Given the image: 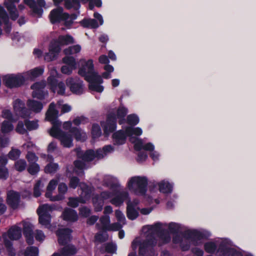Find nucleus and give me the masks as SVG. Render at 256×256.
<instances>
[{"label": "nucleus", "mask_w": 256, "mask_h": 256, "mask_svg": "<svg viewBox=\"0 0 256 256\" xmlns=\"http://www.w3.org/2000/svg\"><path fill=\"white\" fill-rule=\"evenodd\" d=\"M27 170L30 174L32 176L36 175L40 170V165L36 162L28 164Z\"/></svg>", "instance_id": "79ce46f5"}, {"label": "nucleus", "mask_w": 256, "mask_h": 256, "mask_svg": "<svg viewBox=\"0 0 256 256\" xmlns=\"http://www.w3.org/2000/svg\"><path fill=\"white\" fill-rule=\"evenodd\" d=\"M42 182L40 180H38L34 186V196L36 198H38L41 195V190L40 189Z\"/></svg>", "instance_id": "69168bd1"}, {"label": "nucleus", "mask_w": 256, "mask_h": 256, "mask_svg": "<svg viewBox=\"0 0 256 256\" xmlns=\"http://www.w3.org/2000/svg\"><path fill=\"white\" fill-rule=\"evenodd\" d=\"M182 236L186 240L192 242L200 240L202 239H208L210 236L208 232H200L196 230H187L182 234Z\"/></svg>", "instance_id": "39448f33"}, {"label": "nucleus", "mask_w": 256, "mask_h": 256, "mask_svg": "<svg viewBox=\"0 0 256 256\" xmlns=\"http://www.w3.org/2000/svg\"><path fill=\"white\" fill-rule=\"evenodd\" d=\"M104 133L106 136H108L110 134L114 132L116 128V118L114 114H108L106 122L102 124Z\"/></svg>", "instance_id": "6e6552de"}, {"label": "nucleus", "mask_w": 256, "mask_h": 256, "mask_svg": "<svg viewBox=\"0 0 256 256\" xmlns=\"http://www.w3.org/2000/svg\"><path fill=\"white\" fill-rule=\"evenodd\" d=\"M230 242L225 240L222 242L218 246V252L220 256H230L233 248H230Z\"/></svg>", "instance_id": "412c9836"}, {"label": "nucleus", "mask_w": 256, "mask_h": 256, "mask_svg": "<svg viewBox=\"0 0 256 256\" xmlns=\"http://www.w3.org/2000/svg\"><path fill=\"white\" fill-rule=\"evenodd\" d=\"M23 234L26 243L32 245L34 242L32 226L30 223H24L23 226Z\"/></svg>", "instance_id": "a211bd4d"}, {"label": "nucleus", "mask_w": 256, "mask_h": 256, "mask_svg": "<svg viewBox=\"0 0 256 256\" xmlns=\"http://www.w3.org/2000/svg\"><path fill=\"white\" fill-rule=\"evenodd\" d=\"M58 6H56L58 7L52 10L49 15L50 21L52 24L61 22L62 20L66 19L69 16L68 13L64 12L63 8Z\"/></svg>", "instance_id": "1a4fd4ad"}, {"label": "nucleus", "mask_w": 256, "mask_h": 256, "mask_svg": "<svg viewBox=\"0 0 256 256\" xmlns=\"http://www.w3.org/2000/svg\"><path fill=\"white\" fill-rule=\"evenodd\" d=\"M61 46L68 45L74 43L73 37L70 34L60 35L57 39Z\"/></svg>", "instance_id": "c756f323"}, {"label": "nucleus", "mask_w": 256, "mask_h": 256, "mask_svg": "<svg viewBox=\"0 0 256 256\" xmlns=\"http://www.w3.org/2000/svg\"><path fill=\"white\" fill-rule=\"evenodd\" d=\"M62 62L64 64H66V66H70L73 68L76 69V59L72 56H66L62 59Z\"/></svg>", "instance_id": "a19ab883"}, {"label": "nucleus", "mask_w": 256, "mask_h": 256, "mask_svg": "<svg viewBox=\"0 0 256 256\" xmlns=\"http://www.w3.org/2000/svg\"><path fill=\"white\" fill-rule=\"evenodd\" d=\"M31 88L34 90L32 93L34 98L40 100L44 99L46 93L44 90V84L38 82H36L31 86Z\"/></svg>", "instance_id": "dca6fc26"}, {"label": "nucleus", "mask_w": 256, "mask_h": 256, "mask_svg": "<svg viewBox=\"0 0 256 256\" xmlns=\"http://www.w3.org/2000/svg\"><path fill=\"white\" fill-rule=\"evenodd\" d=\"M26 162L24 159H20L14 162V167L18 172H22L26 170Z\"/></svg>", "instance_id": "58836bf2"}, {"label": "nucleus", "mask_w": 256, "mask_h": 256, "mask_svg": "<svg viewBox=\"0 0 256 256\" xmlns=\"http://www.w3.org/2000/svg\"><path fill=\"white\" fill-rule=\"evenodd\" d=\"M134 148L135 150L137 151H140L142 150H145L152 152L154 150V144L151 142H148L145 144H144L142 140L138 139L135 143Z\"/></svg>", "instance_id": "b1692460"}, {"label": "nucleus", "mask_w": 256, "mask_h": 256, "mask_svg": "<svg viewBox=\"0 0 256 256\" xmlns=\"http://www.w3.org/2000/svg\"><path fill=\"white\" fill-rule=\"evenodd\" d=\"M148 179L145 176H135L130 178L128 182L130 190L136 194L144 195L147 191Z\"/></svg>", "instance_id": "f03ea898"}, {"label": "nucleus", "mask_w": 256, "mask_h": 256, "mask_svg": "<svg viewBox=\"0 0 256 256\" xmlns=\"http://www.w3.org/2000/svg\"><path fill=\"white\" fill-rule=\"evenodd\" d=\"M79 23L84 28H96L99 26L97 20L94 18H84Z\"/></svg>", "instance_id": "a878e982"}, {"label": "nucleus", "mask_w": 256, "mask_h": 256, "mask_svg": "<svg viewBox=\"0 0 256 256\" xmlns=\"http://www.w3.org/2000/svg\"><path fill=\"white\" fill-rule=\"evenodd\" d=\"M100 221L102 226V230L104 232L107 231L110 226V216H103L100 218Z\"/></svg>", "instance_id": "5fc2aeb1"}, {"label": "nucleus", "mask_w": 256, "mask_h": 256, "mask_svg": "<svg viewBox=\"0 0 256 256\" xmlns=\"http://www.w3.org/2000/svg\"><path fill=\"white\" fill-rule=\"evenodd\" d=\"M216 246L214 242H207L204 244V250L208 253L214 254L216 250Z\"/></svg>", "instance_id": "6e6d98bb"}, {"label": "nucleus", "mask_w": 256, "mask_h": 256, "mask_svg": "<svg viewBox=\"0 0 256 256\" xmlns=\"http://www.w3.org/2000/svg\"><path fill=\"white\" fill-rule=\"evenodd\" d=\"M47 80L48 84L50 86L51 90L53 92L55 93L56 92V90H57V86L58 84V80L56 76L50 74V76L48 78Z\"/></svg>", "instance_id": "e433bc0d"}, {"label": "nucleus", "mask_w": 256, "mask_h": 256, "mask_svg": "<svg viewBox=\"0 0 256 256\" xmlns=\"http://www.w3.org/2000/svg\"><path fill=\"white\" fill-rule=\"evenodd\" d=\"M128 136L126 132V128L124 130H120L114 132L112 136L114 144L115 145L124 144H125Z\"/></svg>", "instance_id": "f3484780"}, {"label": "nucleus", "mask_w": 256, "mask_h": 256, "mask_svg": "<svg viewBox=\"0 0 256 256\" xmlns=\"http://www.w3.org/2000/svg\"><path fill=\"white\" fill-rule=\"evenodd\" d=\"M78 16V14L75 13L69 14L68 18L66 20H62V22H64V26L67 28H70L74 21L77 18Z\"/></svg>", "instance_id": "c9c22d12"}, {"label": "nucleus", "mask_w": 256, "mask_h": 256, "mask_svg": "<svg viewBox=\"0 0 256 256\" xmlns=\"http://www.w3.org/2000/svg\"><path fill=\"white\" fill-rule=\"evenodd\" d=\"M59 140L61 144L65 148H70L73 146L72 136L66 132L62 134Z\"/></svg>", "instance_id": "cd10ccee"}, {"label": "nucleus", "mask_w": 256, "mask_h": 256, "mask_svg": "<svg viewBox=\"0 0 256 256\" xmlns=\"http://www.w3.org/2000/svg\"><path fill=\"white\" fill-rule=\"evenodd\" d=\"M4 244L10 256H15L16 254L12 242L9 240L4 238Z\"/></svg>", "instance_id": "de8ad7c7"}, {"label": "nucleus", "mask_w": 256, "mask_h": 256, "mask_svg": "<svg viewBox=\"0 0 256 256\" xmlns=\"http://www.w3.org/2000/svg\"><path fill=\"white\" fill-rule=\"evenodd\" d=\"M61 50V46L57 40H52L49 46V52L44 56L45 60L50 62L54 60Z\"/></svg>", "instance_id": "9b49d317"}, {"label": "nucleus", "mask_w": 256, "mask_h": 256, "mask_svg": "<svg viewBox=\"0 0 256 256\" xmlns=\"http://www.w3.org/2000/svg\"><path fill=\"white\" fill-rule=\"evenodd\" d=\"M159 190L163 194H170L173 189V186L168 181L162 180L158 184Z\"/></svg>", "instance_id": "bb28decb"}, {"label": "nucleus", "mask_w": 256, "mask_h": 256, "mask_svg": "<svg viewBox=\"0 0 256 256\" xmlns=\"http://www.w3.org/2000/svg\"><path fill=\"white\" fill-rule=\"evenodd\" d=\"M9 176V172L6 166H0V180H6Z\"/></svg>", "instance_id": "0e129e2a"}, {"label": "nucleus", "mask_w": 256, "mask_h": 256, "mask_svg": "<svg viewBox=\"0 0 256 256\" xmlns=\"http://www.w3.org/2000/svg\"><path fill=\"white\" fill-rule=\"evenodd\" d=\"M28 164H32L36 162L38 160V157L34 152L28 151L26 156Z\"/></svg>", "instance_id": "4d7b16f0"}, {"label": "nucleus", "mask_w": 256, "mask_h": 256, "mask_svg": "<svg viewBox=\"0 0 256 256\" xmlns=\"http://www.w3.org/2000/svg\"><path fill=\"white\" fill-rule=\"evenodd\" d=\"M21 154V152L18 148H12L8 154V158L13 160H17Z\"/></svg>", "instance_id": "864d4df0"}, {"label": "nucleus", "mask_w": 256, "mask_h": 256, "mask_svg": "<svg viewBox=\"0 0 256 256\" xmlns=\"http://www.w3.org/2000/svg\"><path fill=\"white\" fill-rule=\"evenodd\" d=\"M128 198H129V194L128 192H119L114 198L110 200V202L116 206H120Z\"/></svg>", "instance_id": "aec40b11"}, {"label": "nucleus", "mask_w": 256, "mask_h": 256, "mask_svg": "<svg viewBox=\"0 0 256 256\" xmlns=\"http://www.w3.org/2000/svg\"><path fill=\"white\" fill-rule=\"evenodd\" d=\"M24 124L26 130L29 131L36 130L38 128V124L37 120H30L26 119L24 120Z\"/></svg>", "instance_id": "8fccbe9b"}, {"label": "nucleus", "mask_w": 256, "mask_h": 256, "mask_svg": "<svg viewBox=\"0 0 256 256\" xmlns=\"http://www.w3.org/2000/svg\"><path fill=\"white\" fill-rule=\"evenodd\" d=\"M62 216V219L66 222H76L78 220V216L76 212L68 208H66L64 209Z\"/></svg>", "instance_id": "6ab92c4d"}, {"label": "nucleus", "mask_w": 256, "mask_h": 256, "mask_svg": "<svg viewBox=\"0 0 256 256\" xmlns=\"http://www.w3.org/2000/svg\"><path fill=\"white\" fill-rule=\"evenodd\" d=\"M2 20L4 24V31L7 34H9L11 32L12 28V23L10 22L9 16H8L6 18Z\"/></svg>", "instance_id": "13d9d810"}, {"label": "nucleus", "mask_w": 256, "mask_h": 256, "mask_svg": "<svg viewBox=\"0 0 256 256\" xmlns=\"http://www.w3.org/2000/svg\"><path fill=\"white\" fill-rule=\"evenodd\" d=\"M91 134L93 138H98L101 136V128L98 124L94 123L92 124Z\"/></svg>", "instance_id": "09e8293b"}, {"label": "nucleus", "mask_w": 256, "mask_h": 256, "mask_svg": "<svg viewBox=\"0 0 256 256\" xmlns=\"http://www.w3.org/2000/svg\"><path fill=\"white\" fill-rule=\"evenodd\" d=\"M44 70L41 67H36L28 72L29 76L31 78H38L42 74Z\"/></svg>", "instance_id": "49530a36"}, {"label": "nucleus", "mask_w": 256, "mask_h": 256, "mask_svg": "<svg viewBox=\"0 0 256 256\" xmlns=\"http://www.w3.org/2000/svg\"><path fill=\"white\" fill-rule=\"evenodd\" d=\"M27 106L30 111L35 113L40 112L44 107L43 104L40 102L34 100H28L27 102Z\"/></svg>", "instance_id": "5701e85b"}, {"label": "nucleus", "mask_w": 256, "mask_h": 256, "mask_svg": "<svg viewBox=\"0 0 256 256\" xmlns=\"http://www.w3.org/2000/svg\"><path fill=\"white\" fill-rule=\"evenodd\" d=\"M24 82L25 78L21 74L6 75L3 78L4 84L10 88L20 87L24 84Z\"/></svg>", "instance_id": "20e7f679"}, {"label": "nucleus", "mask_w": 256, "mask_h": 256, "mask_svg": "<svg viewBox=\"0 0 256 256\" xmlns=\"http://www.w3.org/2000/svg\"><path fill=\"white\" fill-rule=\"evenodd\" d=\"M142 242L148 247L153 248L156 245L157 240L154 234H150L147 235L146 239Z\"/></svg>", "instance_id": "f704fd0d"}, {"label": "nucleus", "mask_w": 256, "mask_h": 256, "mask_svg": "<svg viewBox=\"0 0 256 256\" xmlns=\"http://www.w3.org/2000/svg\"><path fill=\"white\" fill-rule=\"evenodd\" d=\"M14 110L16 116L23 118H28L31 114L29 108H26L25 104L20 99H17L14 102Z\"/></svg>", "instance_id": "9d476101"}, {"label": "nucleus", "mask_w": 256, "mask_h": 256, "mask_svg": "<svg viewBox=\"0 0 256 256\" xmlns=\"http://www.w3.org/2000/svg\"><path fill=\"white\" fill-rule=\"evenodd\" d=\"M37 214L38 215L39 223L44 226L45 228H50L51 227V216L47 211L46 206L45 205L40 206L37 209Z\"/></svg>", "instance_id": "423d86ee"}, {"label": "nucleus", "mask_w": 256, "mask_h": 256, "mask_svg": "<svg viewBox=\"0 0 256 256\" xmlns=\"http://www.w3.org/2000/svg\"><path fill=\"white\" fill-rule=\"evenodd\" d=\"M70 178L69 187L72 189H76L80 183V179L76 176H72Z\"/></svg>", "instance_id": "e2e57ef3"}, {"label": "nucleus", "mask_w": 256, "mask_h": 256, "mask_svg": "<svg viewBox=\"0 0 256 256\" xmlns=\"http://www.w3.org/2000/svg\"><path fill=\"white\" fill-rule=\"evenodd\" d=\"M180 225L178 224L171 222L168 224V229L171 233L175 234L178 232L180 229Z\"/></svg>", "instance_id": "774afa93"}, {"label": "nucleus", "mask_w": 256, "mask_h": 256, "mask_svg": "<svg viewBox=\"0 0 256 256\" xmlns=\"http://www.w3.org/2000/svg\"><path fill=\"white\" fill-rule=\"evenodd\" d=\"M72 230L69 228H58L56 232L58 244L65 246L69 240Z\"/></svg>", "instance_id": "ddd939ff"}, {"label": "nucleus", "mask_w": 256, "mask_h": 256, "mask_svg": "<svg viewBox=\"0 0 256 256\" xmlns=\"http://www.w3.org/2000/svg\"><path fill=\"white\" fill-rule=\"evenodd\" d=\"M38 248L34 246L27 247L24 252V256H38Z\"/></svg>", "instance_id": "3c124183"}, {"label": "nucleus", "mask_w": 256, "mask_h": 256, "mask_svg": "<svg viewBox=\"0 0 256 256\" xmlns=\"http://www.w3.org/2000/svg\"><path fill=\"white\" fill-rule=\"evenodd\" d=\"M157 236L160 238L161 244H166L170 242L171 237L170 234L168 232L164 229L160 230Z\"/></svg>", "instance_id": "7c9ffc66"}, {"label": "nucleus", "mask_w": 256, "mask_h": 256, "mask_svg": "<svg viewBox=\"0 0 256 256\" xmlns=\"http://www.w3.org/2000/svg\"><path fill=\"white\" fill-rule=\"evenodd\" d=\"M78 156L86 162H92L96 158L98 159L102 158L101 148H98L96 151L92 149L87 150L84 152L78 154Z\"/></svg>", "instance_id": "0eeeda50"}, {"label": "nucleus", "mask_w": 256, "mask_h": 256, "mask_svg": "<svg viewBox=\"0 0 256 256\" xmlns=\"http://www.w3.org/2000/svg\"><path fill=\"white\" fill-rule=\"evenodd\" d=\"M81 50V46L78 44L69 46L64 50V53L66 55H71L79 52Z\"/></svg>", "instance_id": "37998d69"}, {"label": "nucleus", "mask_w": 256, "mask_h": 256, "mask_svg": "<svg viewBox=\"0 0 256 256\" xmlns=\"http://www.w3.org/2000/svg\"><path fill=\"white\" fill-rule=\"evenodd\" d=\"M70 132L74 136V138L77 141H80L82 140L83 141L86 140V134L82 133V130L80 129L76 128V127H72L70 130Z\"/></svg>", "instance_id": "2f4dec72"}, {"label": "nucleus", "mask_w": 256, "mask_h": 256, "mask_svg": "<svg viewBox=\"0 0 256 256\" xmlns=\"http://www.w3.org/2000/svg\"><path fill=\"white\" fill-rule=\"evenodd\" d=\"M126 132L128 136H132V135L139 136H140L142 132V128L139 127L132 128L128 126L126 128Z\"/></svg>", "instance_id": "c03bdc74"}, {"label": "nucleus", "mask_w": 256, "mask_h": 256, "mask_svg": "<svg viewBox=\"0 0 256 256\" xmlns=\"http://www.w3.org/2000/svg\"><path fill=\"white\" fill-rule=\"evenodd\" d=\"M148 248L144 242H140L138 250L139 256H146L148 252Z\"/></svg>", "instance_id": "338daca9"}, {"label": "nucleus", "mask_w": 256, "mask_h": 256, "mask_svg": "<svg viewBox=\"0 0 256 256\" xmlns=\"http://www.w3.org/2000/svg\"><path fill=\"white\" fill-rule=\"evenodd\" d=\"M78 74L89 83L88 88L90 90L97 92L104 91V87L101 85L104 80L101 76L94 72L92 60L90 59L85 62L80 68Z\"/></svg>", "instance_id": "f257e3e1"}, {"label": "nucleus", "mask_w": 256, "mask_h": 256, "mask_svg": "<svg viewBox=\"0 0 256 256\" xmlns=\"http://www.w3.org/2000/svg\"><path fill=\"white\" fill-rule=\"evenodd\" d=\"M2 117L6 119L8 121L14 122L13 114L10 110L8 109H4L2 112Z\"/></svg>", "instance_id": "bf43d9fd"}, {"label": "nucleus", "mask_w": 256, "mask_h": 256, "mask_svg": "<svg viewBox=\"0 0 256 256\" xmlns=\"http://www.w3.org/2000/svg\"><path fill=\"white\" fill-rule=\"evenodd\" d=\"M112 197V192L108 190L102 191L100 194H92V204L94 212H101L103 209L105 201Z\"/></svg>", "instance_id": "7ed1b4c3"}, {"label": "nucleus", "mask_w": 256, "mask_h": 256, "mask_svg": "<svg viewBox=\"0 0 256 256\" xmlns=\"http://www.w3.org/2000/svg\"><path fill=\"white\" fill-rule=\"evenodd\" d=\"M84 201L82 198L76 197H70L68 198V205L72 208H77L80 203H84Z\"/></svg>", "instance_id": "a18cd8bd"}, {"label": "nucleus", "mask_w": 256, "mask_h": 256, "mask_svg": "<svg viewBox=\"0 0 256 256\" xmlns=\"http://www.w3.org/2000/svg\"><path fill=\"white\" fill-rule=\"evenodd\" d=\"M84 0H53L54 6L60 4L64 1V6L67 10L73 9L78 11V14H80L79 10L81 7V2Z\"/></svg>", "instance_id": "2eb2a0df"}, {"label": "nucleus", "mask_w": 256, "mask_h": 256, "mask_svg": "<svg viewBox=\"0 0 256 256\" xmlns=\"http://www.w3.org/2000/svg\"><path fill=\"white\" fill-rule=\"evenodd\" d=\"M76 252V250L74 246L68 245L62 248L59 254L62 256H71L75 254Z\"/></svg>", "instance_id": "c85d7f7f"}, {"label": "nucleus", "mask_w": 256, "mask_h": 256, "mask_svg": "<svg viewBox=\"0 0 256 256\" xmlns=\"http://www.w3.org/2000/svg\"><path fill=\"white\" fill-rule=\"evenodd\" d=\"M58 169V164L50 162L46 166L44 171L46 174H52L56 173Z\"/></svg>", "instance_id": "72a5a7b5"}, {"label": "nucleus", "mask_w": 256, "mask_h": 256, "mask_svg": "<svg viewBox=\"0 0 256 256\" xmlns=\"http://www.w3.org/2000/svg\"><path fill=\"white\" fill-rule=\"evenodd\" d=\"M64 132L60 128H52L50 131V134L52 136L59 139Z\"/></svg>", "instance_id": "680f3d73"}, {"label": "nucleus", "mask_w": 256, "mask_h": 256, "mask_svg": "<svg viewBox=\"0 0 256 256\" xmlns=\"http://www.w3.org/2000/svg\"><path fill=\"white\" fill-rule=\"evenodd\" d=\"M88 2V8L92 10L94 9V6L100 8L102 6V0H84L81 3L83 4Z\"/></svg>", "instance_id": "ea45409f"}, {"label": "nucleus", "mask_w": 256, "mask_h": 256, "mask_svg": "<svg viewBox=\"0 0 256 256\" xmlns=\"http://www.w3.org/2000/svg\"><path fill=\"white\" fill-rule=\"evenodd\" d=\"M12 122L5 120L2 123L1 131L2 133L8 134L13 130L14 126Z\"/></svg>", "instance_id": "4c0bfd02"}, {"label": "nucleus", "mask_w": 256, "mask_h": 256, "mask_svg": "<svg viewBox=\"0 0 256 256\" xmlns=\"http://www.w3.org/2000/svg\"><path fill=\"white\" fill-rule=\"evenodd\" d=\"M140 120L138 116L136 114H130L127 116L126 122L132 126H134L139 122Z\"/></svg>", "instance_id": "603ef678"}, {"label": "nucleus", "mask_w": 256, "mask_h": 256, "mask_svg": "<svg viewBox=\"0 0 256 256\" xmlns=\"http://www.w3.org/2000/svg\"><path fill=\"white\" fill-rule=\"evenodd\" d=\"M24 122L18 121L16 128V132L20 134L27 133V130L24 128Z\"/></svg>", "instance_id": "052dcab7"}, {"label": "nucleus", "mask_w": 256, "mask_h": 256, "mask_svg": "<svg viewBox=\"0 0 256 256\" xmlns=\"http://www.w3.org/2000/svg\"><path fill=\"white\" fill-rule=\"evenodd\" d=\"M20 194L16 191L11 190L7 192L6 202L12 209H16L20 204Z\"/></svg>", "instance_id": "f8f14e48"}, {"label": "nucleus", "mask_w": 256, "mask_h": 256, "mask_svg": "<svg viewBox=\"0 0 256 256\" xmlns=\"http://www.w3.org/2000/svg\"><path fill=\"white\" fill-rule=\"evenodd\" d=\"M8 236L11 240H18L22 236V230L18 226H12L8 231Z\"/></svg>", "instance_id": "4be33fe9"}, {"label": "nucleus", "mask_w": 256, "mask_h": 256, "mask_svg": "<svg viewBox=\"0 0 256 256\" xmlns=\"http://www.w3.org/2000/svg\"><path fill=\"white\" fill-rule=\"evenodd\" d=\"M126 216L130 220H136L139 216L138 212L133 206L128 204L126 206Z\"/></svg>", "instance_id": "473e14b6"}, {"label": "nucleus", "mask_w": 256, "mask_h": 256, "mask_svg": "<svg viewBox=\"0 0 256 256\" xmlns=\"http://www.w3.org/2000/svg\"><path fill=\"white\" fill-rule=\"evenodd\" d=\"M58 111L56 108L54 102L50 104L48 109L46 112V118L48 121L56 119L58 117Z\"/></svg>", "instance_id": "393cba45"}, {"label": "nucleus", "mask_w": 256, "mask_h": 256, "mask_svg": "<svg viewBox=\"0 0 256 256\" xmlns=\"http://www.w3.org/2000/svg\"><path fill=\"white\" fill-rule=\"evenodd\" d=\"M66 84L70 91L76 94H82L83 92V84L82 81L78 82L72 78L66 80Z\"/></svg>", "instance_id": "4468645a"}]
</instances>
